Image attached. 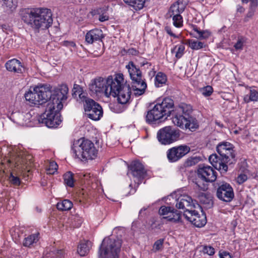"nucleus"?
Segmentation results:
<instances>
[{
	"instance_id": "603ef678",
	"label": "nucleus",
	"mask_w": 258,
	"mask_h": 258,
	"mask_svg": "<svg viewBox=\"0 0 258 258\" xmlns=\"http://www.w3.org/2000/svg\"><path fill=\"white\" fill-rule=\"evenodd\" d=\"M220 258H232L231 255L229 252L224 251L222 252H219Z\"/></svg>"
},
{
	"instance_id": "bf43d9fd",
	"label": "nucleus",
	"mask_w": 258,
	"mask_h": 258,
	"mask_svg": "<svg viewBox=\"0 0 258 258\" xmlns=\"http://www.w3.org/2000/svg\"><path fill=\"white\" fill-rule=\"evenodd\" d=\"M137 52H138L136 50V49H135L134 48L129 49L128 50V53L129 54H131L132 55H136L137 54Z\"/></svg>"
},
{
	"instance_id": "680f3d73",
	"label": "nucleus",
	"mask_w": 258,
	"mask_h": 258,
	"mask_svg": "<svg viewBox=\"0 0 258 258\" xmlns=\"http://www.w3.org/2000/svg\"><path fill=\"white\" fill-rule=\"evenodd\" d=\"M79 201L80 203H84L86 202V200L83 198L82 199H80Z\"/></svg>"
},
{
	"instance_id": "4be33fe9",
	"label": "nucleus",
	"mask_w": 258,
	"mask_h": 258,
	"mask_svg": "<svg viewBox=\"0 0 258 258\" xmlns=\"http://www.w3.org/2000/svg\"><path fill=\"white\" fill-rule=\"evenodd\" d=\"M5 67L7 70L10 72L22 73V64L21 62L17 59L14 58L8 60L5 63Z\"/></svg>"
},
{
	"instance_id": "ddd939ff",
	"label": "nucleus",
	"mask_w": 258,
	"mask_h": 258,
	"mask_svg": "<svg viewBox=\"0 0 258 258\" xmlns=\"http://www.w3.org/2000/svg\"><path fill=\"white\" fill-rule=\"evenodd\" d=\"M190 147L182 145L172 147L167 151V157L170 162H175L186 155L190 151Z\"/></svg>"
},
{
	"instance_id": "4d7b16f0",
	"label": "nucleus",
	"mask_w": 258,
	"mask_h": 258,
	"mask_svg": "<svg viewBox=\"0 0 258 258\" xmlns=\"http://www.w3.org/2000/svg\"><path fill=\"white\" fill-rule=\"evenodd\" d=\"M193 30L195 32L197 33L196 37L199 38L200 34H201L202 31L200 30L197 27H194Z\"/></svg>"
},
{
	"instance_id": "7ed1b4c3",
	"label": "nucleus",
	"mask_w": 258,
	"mask_h": 258,
	"mask_svg": "<svg viewBox=\"0 0 258 258\" xmlns=\"http://www.w3.org/2000/svg\"><path fill=\"white\" fill-rule=\"evenodd\" d=\"M21 16L24 23L36 32L48 28L53 22L51 12L48 9H25L21 11Z\"/></svg>"
},
{
	"instance_id": "393cba45",
	"label": "nucleus",
	"mask_w": 258,
	"mask_h": 258,
	"mask_svg": "<svg viewBox=\"0 0 258 258\" xmlns=\"http://www.w3.org/2000/svg\"><path fill=\"white\" fill-rule=\"evenodd\" d=\"M200 203L206 208H210L213 206L212 197L210 193H200L198 197Z\"/></svg>"
},
{
	"instance_id": "69168bd1",
	"label": "nucleus",
	"mask_w": 258,
	"mask_h": 258,
	"mask_svg": "<svg viewBox=\"0 0 258 258\" xmlns=\"http://www.w3.org/2000/svg\"><path fill=\"white\" fill-rule=\"evenodd\" d=\"M234 134H237L238 133V132L237 131H235L234 132Z\"/></svg>"
},
{
	"instance_id": "2f4dec72",
	"label": "nucleus",
	"mask_w": 258,
	"mask_h": 258,
	"mask_svg": "<svg viewBox=\"0 0 258 258\" xmlns=\"http://www.w3.org/2000/svg\"><path fill=\"white\" fill-rule=\"evenodd\" d=\"M64 184L71 187L74 186V174L71 171H68L63 176Z\"/></svg>"
},
{
	"instance_id": "c9c22d12",
	"label": "nucleus",
	"mask_w": 258,
	"mask_h": 258,
	"mask_svg": "<svg viewBox=\"0 0 258 258\" xmlns=\"http://www.w3.org/2000/svg\"><path fill=\"white\" fill-rule=\"evenodd\" d=\"M186 43L194 50H199L203 48L204 46V44L202 42L193 39L187 40Z\"/></svg>"
},
{
	"instance_id": "09e8293b",
	"label": "nucleus",
	"mask_w": 258,
	"mask_h": 258,
	"mask_svg": "<svg viewBox=\"0 0 258 258\" xmlns=\"http://www.w3.org/2000/svg\"><path fill=\"white\" fill-rule=\"evenodd\" d=\"M247 179V176L245 174H240L237 177L236 180L238 184H240L244 182Z\"/></svg>"
},
{
	"instance_id": "338daca9",
	"label": "nucleus",
	"mask_w": 258,
	"mask_h": 258,
	"mask_svg": "<svg viewBox=\"0 0 258 258\" xmlns=\"http://www.w3.org/2000/svg\"><path fill=\"white\" fill-rule=\"evenodd\" d=\"M84 176H85V177H86V179H88V175H84Z\"/></svg>"
},
{
	"instance_id": "cd10ccee",
	"label": "nucleus",
	"mask_w": 258,
	"mask_h": 258,
	"mask_svg": "<svg viewBox=\"0 0 258 258\" xmlns=\"http://www.w3.org/2000/svg\"><path fill=\"white\" fill-rule=\"evenodd\" d=\"M241 2L246 4L250 2L249 11L247 14V17H252L258 7V0H241Z\"/></svg>"
},
{
	"instance_id": "bb28decb",
	"label": "nucleus",
	"mask_w": 258,
	"mask_h": 258,
	"mask_svg": "<svg viewBox=\"0 0 258 258\" xmlns=\"http://www.w3.org/2000/svg\"><path fill=\"white\" fill-rule=\"evenodd\" d=\"M123 1L136 11L142 9L145 3V0H123Z\"/></svg>"
},
{
	"instance_id": "e433bc0d",
	"label": "nucleus",
	"mask_w": 258,
	"mask_h": 258,
	"mask_svg": "<svg viewBox=\"0 0 258 258\" xmlns=\"http://www.w3.org/2000/svg\"><path fill=\"white\" fill-rule=\"evenodd\" d=\"M83 88L79 85L74 84L72 89V96L73 97H85L84 96H81L83 93Z\"/></svg>"
},
{
	"instance_id": "72a5a7b5",
	"label": "nucleus",
	"mask_w": 258,
	"mask_h": 258,
	"mask_svg": "<svg viewBox=\"0 0 258 258\" xmlns=\"http://www.w3.org/2000/svg\"><path fill=\"white\" fill-rule=\"evenodd\" d=\"M167 81L166 75L161 73L159 72L156 75L155 78V85L156 87H159L163 84H165Z\"/></svg>"
},
{
	"instance_id": "412c9836",
	"label": "nucleus",
	"mask_w": 258,
	"mask_h": 258,
	"mask_svg": "<svg viewBox=\"0 0 258 258\" xmlns=\"http://www.w3.org/2000/svg\"><path fill=\"white\" fill-rule=\"evenodd\" d=\"M103 37L102 31L99 29H95L86 33L85 40L88 43L92 44L95 41L101 40Z\"/></svg>"
},
{
	"instance_id": "052dcab7",
	"label": "nucleus",
	"mask_w": 258,
	"mask_h": 258,
	"mask_svg": "<svg viewBox=\"0 0 258 258\" xmlns=\"http://www.w3.org/2000/svg\"><path fill=\"white\" fill-rule=\"evenodd\" d=\"M146 210H147V208H143L141 209L140 210V211H139V217H140V216H141V214H142V212H143V211H146Z\"/></svg>"
},
{
	"instance_id": "20e7f679",
	"label": "nucleus",
	"mask_w": 258,
	"mask_h": 258,
	"mask_svg": "<svg viewBox=\"0 0 258 258\" xmlns=\"http://www.w3.org/2000/svg\"><path fill=\"white\" fill-rule=\"evenodd\" d=\"M234 148V146L229 142H220L216 147V151L220 156L213 154L209 158L212 165L221 173H225L227 171V164H232L236 161Z\"/></svg>"
},
{
	"instance_id": "5701e85b",
	"label": "nucleus",
	"mask_w": 258,
	"mask_h": 258,
	"mask_svg": "<svg viewBox=\"0 0 258 258\" xmlns=\"http://www.w3.org/2000/svg\"><path fill=\"white\" fill-rule=\"evenodd\" d=\"M167 115L170 116L172 112H174V102L171 98H164L161 103H157Z\"/></svg>"
},
{
	"instance_id": "9b49d317",
	"label": "nucleus",
	"mask_w": 258,
	"mask_h": 258,
	"mask_svg": "<svg viewBox=\"0 0 258 258\" xmlns=\"http://www.w3.org/2000/svg\"><path fill=\"white\" fill-rule=\"evenodd\" d=\"M83 103L84 109L87 117L93 120H98L103 115L101 106L94 100L89 98H80Z\"/></svg>"
},
{
	"instance_id": "f03ea898",
	"label": "nucleus",
	"mask_w": 258,
	"mask_h": 258,
	"mask_svg": "<svg viewBox=\"0 0 258 258\" xmlns=\"http://www.w3.org/2000/svg\"><path fill=\"white\" fill-rule=\"evenodd\" d=\"M25 98L26 104L31 107H45V111L39 117V122L48 127H56L61 122L60 111L67 98Z\"/></svg>"
},
{
	"instance_id": "dca6fc26",
	"label": "nucleus",
	"mask_w": 258,
	"mask_h": 258,
	"mask_svg": "<svg viewBox=\"0 0 258 258\" xmlns=\"http://www.w3.org/2000/svg\"><path fill=\"white\" fill-rule=\"evenodd\" d=\"M159 213L163 216V219H167L169 221L174 223L180 221V214L177 210L172 207L161 206L159 210Z\"/></svg>"
},
{
	"instance_id": "0eeeda50",
	"label": "nucleus",
	"mask_w": 258,
	"mask_h": 258,
	"mask_svg": "<svg viewBox=\"0 0 258 258\" xmlns=\"http://www.w3.org/2000/svg\"><path fill=\"white\" fill-rule=\"evenodd\" d=\"M72 150L77 158L81 160L93 159L97 154V150L91 141L81 138L73 143Z\"/></svg>"
},
{
	"instance_id": "6e6d98bb",
	"label": "nucleus",
	"mask_w": 258,
	"mask_h": 258,
	"mask_svg": "<svg viewBox=\"0 0 258 258\" xmlns=\"http://www.w3.org/2000/svg\"><path fill=\"white\" fill-rule=\"evenodd\" d=\"M244 102L248 103L250 101H258V98H243Z\"/></svg>"
},
{
	"instance_id": "a211bd4d",
	"label": "nucleus",
	"mask_w": 258,
	"mask_h": 258,
	"mask_svg": "<svg viewBox=\"0 0 258 258\" xmlns=\"http://www.w3.org/2000/svg\"><path fill=\"white\" fill-rule=\"evenodd\" d=\"M198 175L203 181L212 182L217 178V172L210 166H200L198 170Z\"/></svg>"
},
{
	"instance_id": "2eb2a0df",
	"label": "nucleus",
	"mask_w": 258,
	"mask_h": 258,
	"mask_svg": "<svg viewBox=\"0 0 258 258\" xmlns=\"http://www.w3.org/2000/svg\"><path fill=\"white\" fill-rule=\"evenodd\" d=\"M183 216L197 227H202L207 223L206 215L203 213L200 215L196 210L187 209V213H183Z\"/></svg>"
},
{
	"instance_id": "f8f14e48",
	"label": "nucleus",
	"mask_w": 258,
	"mask_h": 258,
	"mask_svg": "<svg viewBox=\"0 0 258 258\" xmlns=\"http://www.w3.org/2000/svg\"><path fill=\"white\" fill-rule=\"evenodd\" d=\"M180 137L179 131L170 126H167L159 130L157 134L158 141L162 145H166L177 141Z\"/></svg>"
},
{
	"instance_id": "79ce46f5",
	"label": "nucleus",
	"mask_w": 258,
	"mask_h": 258,
	"mask_svg": "<svg viewBox=\"0 0 258 258\" xmlns=\"http://www.w3.org/2000/svg\"><path fill=\"white\" fill-rule=\"evenodd\" d=\"M199 91L203 95L209 96L213 92V88L211 86H207L201 88L199 89Z\"/></svg>"
},
{
	"instance_id": "4468645a",
	"label": "nucleus",
	"mask_w": 258,
	"mask_h": 258,
	"mask_svg": "<svg viewBox=\"0 0 258 258\" xmlns=\"http://www.w3.org/2000/svg\"><path fill=\"white\" fill-rule=\"evenodd\" d=\"M216 196L221 201L230 202L234 197L233 188L230 184L222 182L219 184L217 188Z\"/></svg>"
},
{
	"instance_id": "f257e3e1",
	"label": "nucleus",
	"mask_w": 258,
	"mask_h": 258,
	"mask_svg": "<svg viewBox=\"0 0 258 258\" xmlns=\"http://www.w3.org/2000/svg\"><path fill=\"white\" fill-rule=\"evenodd\" d=\"M89 89L92 95L106 97H131L130 86L124 81L121 73L109 76L106 80L102 77L91 81Z\"/></svg>"
},
{
	"instance_id": "e2e57ef3",
	"label": "nucleus",
	"mask_w": 258,
	"mask_h": 258,
	"mask_svg": "<svg viewBox=\"0 0 258 258\" xmlns=\"http://www.w3.org/2000/svg\"><path fill=\"white\" fill-rule=\"evenodd\" d=\"M238 11H239L240 12H242L243 11V8L242 7H240L239 9H238Z\"/></svg>"
},
{
	"instance_id": "a18cd8bd",
	"label": "nucleus",
	"mask_w": 258,
	"mask_h": 258,
	"mask_svg": "<svg viewBox=\"0 0 258 258\" xmlns=\"http://www.w3.org/2000/svg\"><path fill=\"white\" fill-rule=\"evenodd\" d=\"M9 179L12 184L15 186H18L20 184V178L17 176H14L12 173L9 177Z\"/></svg>"
},
{
	"instance_id": "a19ab883",
	"label": "nucleus",
	"mask_w": 258,
	"mask_h": 258,
	"mask_svg": "<svg viewBox=\"0 0 258 258\" xmlns=\"http://www.w3.org/2000/svg\"><path fill=\"white\" fill-rule=\"evenodd\" d=\"M131 98H117L116 102L111 104V108H114L119 104L125 105L126 103H129Z\"/></svg>"
},
{
	"instance_id": "6e6552de",
	"label": "nucleus",
	"mask_w": 258,
	"mask_h": 258,
	"mask_svg": "<svg viewBox=\"0 0 258 258\" xmlns=\"http://www.w3.org/2000/svg\"><path fill=\"white\" fill-rule=\"evenodd\" d=\"M32 159V155L22 152L12 153L7 160V164L11 168H16L20 172L26 170L29 173L31 171L29 167L33 163Z\"/></svg>"
},
{
	"instance_id": "c85d7f7f",
	"label": "nucleus",
	"mask_w": 258,
	"mask_h": 258,
	"mask_svg": "<svg viewBox=\"0 0 258 258\" xmlns=\"http://www.w3.org/2000/svg\"><path fill=\"white\" fill-rule=\"evenodd\" d=\"M73 205V204L71 201L64 200L57 203L56 208L59 211H68L72 208Z\"/></svg>"
},
{
	"instance_id": "c756f323",
	"label": "nucleus",
	"mask_w": 258,
	"mask_h": 258,
	"mask_svg": "<svg viewBox=\"0 0 258 258\" xmlns=\"http://www.w3.org/2000/svg\"><path fill=\"white\" fill-rule=\"evenodd\" d=\"M38 233L33 234L25 238L23 244L25 247H30L38 240Z\"/></svg>"
},
{
	"instance_id": "f704fd0d",
	"label": "nucleus",
	"mask_w": 258,
	"mask_h": 258,
	"mask_svg": "<svg viewBox=\"0 0 258 258\" xmlns=\"http://www.w3.org/2000/svg\"><path fill=\"white\" fill-rule=\"evenodd\" d=\"M3 6L7 8V11H13L17 7L18 0H2Z\"/></svg>"
},
{
	"instance_id": "774afa93",
	"label": "nucleus",
	"mask_w": 258,
	"mask_h": 258,
	"mask_svg": "<svg viewBox=\"0 0 258 258\" xmlns=\"http://www.w3.org/2000/svg\"><path fill=\"white\" fill-rule=\"evenodd\" d=\"M5 26H6L5 25V26L3 25V26H2V27L3 29H4V28H5Z\"/></svg>"
},
{
	"instance_id": "ea45409f",
	"label": "nucleus",
	"mask_w": 258,
	"mask_h": 258,
	"mask_svg": "<svg viewBox=\"0 0 258 258\" xmlns=\"http://www.w3.org/2000/svg\"><path fill=\"white\" fill-rule=\"evenodd\" d=\"M71 221L72 225L74 227L78 228L81 225L83 219L79 215L76 214L72 216Z\"/></svg>"
},
{
	"instance_id": "7c9ffc66",
	"label": "nucleus",
	"mask_w": 258,
	"mask_h": 258,
	"mask_svg": "<svg viewBox=\"0 0 258 258\" xmlns=\"http://www.w3.org/2000/svg\"><path fill=\"white\" fill-rule=\"evenodd\" d=\"M65 253L62 249L50 251L44 254L43 258H64Z\"/></svg>"
},
{
	"instance_id": "423d86ee",
	"label": "nucleus",
	"mask_w": 258,
	"mask_h": 258,
	"mask_svg": "<svg viewBox=\"0 0 258 258\" xmlns=\"http://www.w3.org/2000/svg\"><path fill=\"white\" fill-rule=\"evenodd\" d=\"M69 89L66 83H62L52 87L48 84H39L35 87H30L25 93L24 97L36 94L38 97H68Z\"/></svg>"
},
{
	"instance_id": "473e14b6",
	"label": "nucleus",
	"mask_w": 258,
	"mask_h": 258,
	"mask_svg": "<svg viewBox=\"0 0 258 258\" xmlns=\"http://www.w3.org/2000/svg\"><path fill=\"white\" fill-rule=\"evenodd\" d=\"M185 46L183 43H181L175 46L171 50L172 53H175V57L179 59L182 57L184 53Z\"/></svg>"
},
{
	"instance_id": "b1692460",
	"label": "nucleus",
	"mask_w": 258,
	"mask_h": 258,
	"mask_svg": "<svg viewBox=\"0 0 258 258\" xmlns=\"http://www.w3.org/2000/svg\"><path fill=\"white\" fill-rule=\"evenodd\" d=\"M185 4L183 3V0H178L175 3L171 5L168 12L170 17L173 15L180 14L184 10Z\"/></svg>"
},
{
	"instance_id": "6ab92c4d",
	"label": "nucleus",
	"mask_w": 258,
	"mask_h": 258,
	"mask_svg": "<svg viewBox=\"0 0 258 258\" xmlns=\"http://www.w3.org/2000/svg\"><path fill=\"white\" fill-rule=\"evenodd\" d=\"M133 176L140 181L146 176L147 172L143 165L139 161L132 162L129 166Z\"/></svg>"
},
{
	"instance_id": "8fccbe9b",
	"label": "nucleus",
	"mask_w": 258,
	"mask_h": 258,
	"mask_svg": "<svg viewBox=\"0 0 258 258\" xmlns=\"http://www.w3.org/2000/svg\"><path fill=\"white\" fill-rule=\"evenodd\" d=\"M165 30L168 34H169L170 36L173 37L174 38H178L180 35V34L176 35L175 33H173L171 28L169 26L165 27Z\"/></svg>"
},
{
	"instance_id": "aec40b11",
	"label": "nucleus",
	"mask_w": 258,
	"mask_h": 258,
	"mask_svg": "<svg viewBox=\"0 0 258 258\" xmlns=\"http://www.w3.org/2000/svg\"><path fill=\"white\" fill-rule=\"evenodd\" d=\"M176 207L179 209L185 210L184 213H187V209L192 210L196 206L190 197L184 195L177 199Z\"/></svg>"
},
{
	"instance_id": "c03bdc74",
	"label": "nucleus",
	"mask_w": 258,
	"mask_h": 258,
	"mask_svg": "<svg viewBox=\"0 0 258 258\" xmlns=\"http://www.w3.org/2000/svg\"><path fill=\"white\" fill-rule=\"evenodd\" d=\"M199 158L196 157H191L187 159L185 162V166L186 167H190L196 165L199 161Z\"/></svg>"
},
{
	"instance_id": "864d4df0",
	"label": "nucleus",
	"mask_w": 258,
	"mask_h": 258,
	"mask_svg": "<svg viewBox=\"0 0 258 258\" xmlns=\"http://www.w3.org/2000/svg\"><path fill=\"white\" fill-rule=\"evenodd\" d=\"M210 35V33L208 31H202L199 38L206 39L208 38Z\"/></svg>"
},
{
	"instance_id": "37998d69",
	"label": "nucleus",
	"mask_w": 258,
	"mask_h": 258,
	"mask_svg": "<svg viewBox=\"0 0 258 258\" xmlns=\"http://www.w3.org/2000/svg\"><path fill=\"white\" fill-rule=\"evenodd\" d=\"M58 165L54 161H52L49 163L48 167L47 168V174H53L57 170Z\"/></svg>"
},
{
	"instance_id": "a878e982",
	"label": "nucleus",
	"mask_w": 258,
	"mask_h": 258,
	"mask_svg": "<svg viewBox=\"0 0 258 258\" xmlns=\"http://www.w3.org/2000/svg\"><path fill=\"white\" fill-rule=\"evenodd\" d=\"M91 247V242L90 241H81L78 247V253L80 256H85L89 251Z\"/></svg>"
},
{
	"instance_id": "39448f33",
	"label": "nucleus",
	"mask_w": 258,
	"mask_h": 258,
	"mask_svg": "<svg viewBox=\"0 0 258 258\" xmlns=\"http://www.w3.org/2000/svg\"><path fill=\"white\" fill-rule=\"evenodd\" d=\"M178 111H181L182 114H176L173 117L172 121L175 125L182 129H188L191 132L199 128V122L192 115L193 109L190 104H181L178 107Z\"/></svg>"
},
{
	"instance_id": "5fc2aeb1",
	"label": "nucleus",
	"mask_w": 258,
	"mask_h": 258,
	"mask_svg": "<svg viewBox=\"0 0 258 258\" xmlns=\"http://www.w3.org/2000/svg\"><path fill=\"white\" fill-rule=\"evenodd\" d=\"M249 97H257L258 92L255 89H251L249 90Z\"/></svg>"
},
{
	"instance_id": "f3484780",
	"label": "nucleus",
	"mask_w": 258,
	"mask_h": 258,
	"mask_svg": "<svg viewBox=\"0 0 258 258\" xmlns=\"http://www.w3.org/2000/svg\"><path fill=\"white\" fill-rule=\"evenodd\" d=\"M165 116L167 115L161 108V106L156 104L152 109L147 112L146 121L148 124H155L157 121L160 120Z\"/></svg>"
},
{
	"instance_id": "4c0bfd02",
	"label": "nucleus",
	"mask_w": 258,
	"mask_h": 258,
	"mask_svg": "<svg viewBox=\"0 0 258 258\" xmlns=\"http://www.w3.org/2000/svg\"><path fill=\"white\" fill-rule=\"evenodd\" d=\"M164 239H159L156 241L153 244L152 251L153 252H157V251H161L163 249V243Z\"/></svg>"
},
{
	"instance_id": "49530a36",
	"label": "nucleus",
	"mask_w": 258,
	"mask_h": 258,
	"mask_svg": "<svg viewBox=\"0 0 258 258\" xmlns=\"http://www.w3.org/2000/svg\"><path fill=\"white\" fill-rule=\"evenodd\" d=\"M203 251L204 253H207L209 255H213L215 253L214 248L211 246H205Z\"/></svg>"
},
{
	"instance_id": "3c124183",
	"label": "nucleus",
	"mask_w": 258,
	"mask_h": 258,
	"mask_svg": "<svg viewBox=\"0 0 258 258\" xmlns=\"http://www.w3.org/2000/svg\"><path fill=\"white\" fill-rule=\"evenodd\" d=\"M196 184L197 186L199 188V189L203 191L206 190L208 188L207 185L204 183H202L201 181L200 180H198L196 182Z\"/></svg>"
},
{
	"instance_id": "de8ad7c7",
	"label": "nucleus",
	"mask_w": 258,
	"mask_h": 258,
	"mask_svg": "<svg viewBox=\"0 0 258 258\" xmlns=\"http://www.w3.org/2000/svg\"><path fill=\"white\" fill-rule=\"evenodd\" d=\"M243 38L242 37H239L237 42L234 45V47L236 50H241L243 48Z\"/></svg>"
},
{
	"instance_id": "13d9d810",
	"label": "nucleus",
	"mask_w": 258,
	"mask_h": 258,
	"mask_svg": "<svg viewBox=\"0 0 258 258\" xmlns=\"http://www.w3.org/2000/svg\"><path fill=\"white\" fill-rule=\"evenodd\" d=\"M99 20L101 22H104L108 20V17L106 15H100Z\"/></svg>"
},
{
	"instance_id": "58836bf2",
	"label": "nucleus",
	"mask_w": 258,
	"mask_h": 258,
	"mask_svg": "<svg viewBox=\"0 0 258 258\" xmlns=\"http://www.w3.org/2000/svg\"><path fill=\"white\" fill-rule=\"evenodd\" d=\"M173 25L177 27H181L183 25V19L180 14L172 16Z\"/></svg>"
},
{
	"instance_id": "9d476101",
	"label": "nucleus",
	"mask_w": 258,
	"mask_h": 258,
	"mask_svg": "<svg viewBox=\"0 0 258 258\" xmlns=\"http://www.w3.org/2000/svg\"><path fill=\"white\" fill-rule=\"evenodd\" d=\"M126 68L128 70L131 79L137 84L135 88L130 87L132 90L131 96H140L143 95L147 88V84L142 80L141 71L136 67L132 61L129 62L128 64L126 66Z\"/></svg>"
},
{
	"instance_id": "0e129e2a",
	"label": "nucleus",
	"mask_w": 258,
	"mask_h": 258,
	"mask_svg": "<svg viewBox=\"0 0 258 258\" xmlns=\"http://www.w3.org/2000/svg\"><path fill=\"white\" fill-rule=\"evenodd\" d=\"M170 92V90H167V91H166V95H168L169 94Z\"/></svg>"
},
{
	"instance_id": "1a4fd4ad",
	"label": "nucleus",
	"mask_w": 258,
	"mask_h": 258,
	"mask_svg": "<svg viewBox=\"0 0 258 258\" xmlns=\"http://www.w3.org/2000/svg\"><path fill=\"white\" fill-rule=\"evenodd\" d=\"M121 246L120 239L105 238L100 246L99 258H119Z\"/></svg>"
}]
</instances>
